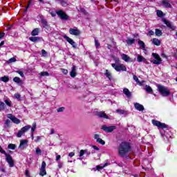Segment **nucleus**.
<instances>
[{
    "instance_id": "nucleus-1",
    "label": "nucleus",
    "mask_w": 177,
    "mask_h": 177,
    "mask_svg": "<svg viewBox=\"0 0 177 177\" xmlns=\"http://www.w3.org/2000/svg\"><path fill=\"white\" fill-rule=\"evenodd\" d=\"M131 151V145L129 142H122L118 147V153L120 157H125Z\"/></svg>"
},
{
    "instance_id": "nucleus-2",
    "label": "nucleus",
    "mask_w": 177,
    "mask_h": 177,
    "mask_svg": "<svg viewBox=\"0 0 177 177\" xmlns=\"http://www.w3.org/2000/svg\"><path fill=\"white\" fill-rule=\"evenodd\" d=\"M158 91L160 92V95L162 96H169L170 92L169 90H168V88L161 85L158 84Z\"/></svg>"
},
{
    "instance_id": "nucleus-3",
    "label": "nucleus",
    "mask_w": 177,
    "mask_h": 177,
    "mask_svg": "<svg viewBox=\"0 0 177 177\" xmlns=\"http://www.w3.org/2000/svg\"><path fill=\"white\" fill-rule=\"evenodd\" d=\"M111 66L115 71H127V66L123 64H112Z\"/></svg>"
},
{
    "instance_id": "nucleus-4",
    "label": "nucleus",
    "mask_w": 177,
    "mask_h": 177,
    "mask_svg": "<svg viewBox=\"0 0 177 177\" xmlns=\"http://www.w3.org/2000/svg\"><path fill=\"white\" fill-rule=\"evenodd\" d=\"M31 129V125L28 124L22 127L17 133V138H21L22 135H24L26 132H28Z\"/></svg>"
},
{
    "instance_id": "nucleus-5",
    "label": "nucleus",
    "mask_w": 177,
    "mask_h": 177,
    "mask_svg": "<svg viewBox=\"0 0 177 177\" xmlns=\"http://www.w3.org/2000/svg\"><path fill=\"white\" fill-rule=\"evenodd\" d=\"M151 122L153 125L157 127L158 129H165V128H168V126L165 124V123H162L161 122L156 120H152Z\"/></svg>"
},
{
    "instance_id": "nucleus-6",
    "label": "nucleus",
    "mask_w": 177,
    "mask_h": 177,
    "mask_svg": "<svg viewBox=\"0 0 177 177\" xmlns=\"http://www.w3.org/2000/svg\"><path fill=\"white\" fill-rule=\"evenodd\" d=\"M39 175L40 176H45V175H46V162H45V161L41 162Z\"/></svg>"
},
{
    "instance_id": "nucleus-7",
    "label": "nucleus",
    "mask_w": 177,
    "mask_h": 177,
    "mask_svg": "<svg viewBox=\"0 0 177 177\" xmlns=\"http://www.w3.org/2000/svg\"><path fill=\"white\" fill-rule=\"evenodd\" d=\"M153 57H154L155 59H153L152 63L153 64H161V57H160V55H158L157 53H152Z\"/></svg>"
},
{
    "instance_id": "nucleus-8",
    "label": "nucleus",
    "mask_w": 177,
    "mask_h": 177,
    "mask_svg": "<svg viewBox=\"0 0 177 177\" xmlns=\"http://www.w3.org/2000/svg\"><path fill=\"white\" fill-rule=\"evenodd\" d=\"M64 39H66V41H67V42H68V44H70V45L73 46V48H74L75 49V48H77V44H75V41L73 40V39L68 37V36L67 35H64Z\"/></svg>"
},
{
    "instance_id": "nucleus-9",
    "label": "nucleus",
    "mask_w": 177,
    "mask_h": 177,
    "mask_svg": "<svg viewBox=\"0 0 177 177\" xmlns=\"http://www.w3.org/2000/svg\"><path fill=\"white\" fill-rule=\"evenodd\" d=\"M6 161L8 163V165L10 168H12V167H15V160H13V158L10 155H6Z\"/></svg>"
},
{
    "instance_id": "nucleus-10",
    "label": "nucleus",
    "mask_w": 177,
    "mask_h": 177,
    "mask_svg": "<svg viewBox=\"0 0 177 177\" xmlns=\"http://www.w3.org/2000/svg\"><path fill=\"white\" fill-rule=\"evenodd\" d=\"M8 118L11 120L14 124H20L21 121L17 118H15V115L9 113L7 115Z\"/></svg>"
},
{
    "instance_id": "nucleus-11",
    "label": "nucleus",
    "mask_w": 177,
    "mask_h": 177,
    "mask_svg": "<svg viewBox=\"0 0 177 177\" xmlns=\"http://www.w3.org/2000/svg\"><path fill=\"white\" fill-rule=\"evenodd\" d=\"M69 33L71 35H75V36H78L81 34V31L80 30H78V28H70L69 29Z\"/></svg>"
},
{
    "instance_id": "nucleus-12",
    "label": "nucleus",
    "mask_w": 177,
    "mask_h": 177,
    "mask_svg": "<svg viewBox=\"0 0 177 177\" xmlns=\"http://www.w3.org/2000/svg\"><path fill=\"white\" fill-rule=\"evenodd\" d=\"M102 129H103V131H105V132H113V131L115 129V126L107 127L106 125H104L102 127Z\"/></svg>"
},
{
    "instance_id": "nucleus-13",
    "label": "nucleus",
    "mask_w": 177,
    "mask_h": 177,
    "mask_svg": "<svg viewBox=\"0 0 177 177\" xmlns=\"http://www.w3.org/2000/svg\"><path fill=\"white\" fill-rule=\"evenodd\" d=\"M27 145H28V140H21L19 149H21L22 150H24V149H26V147L27 146Z\"/></svg>"
},
{
    "instance_id": "nucleus-14",
    "label": "nucleus",
    "mask_w": 177,
    "mask_h": 177,
    "mask_svg": "<svg viewBox=\"0 0 177 177\" xmlns=\"http://www.w3.org/2000/svg\"><path fill=\"white\" fill-rule=\"evenodd\" d=\"M57 15L59 16L60 19H62V20H68V17L66 15L64 12L59 10L57 12Z\"/></svg>"
},
{
    "instance_id": "nucleus-15",
    "label": "nucleus",
    "mask_w": 177,
    "mask_h": 177,
    "mask_svg": "<svg viewBox=\"0 0 177 177\" xmlns=\"http://www.w3.org/2000/svg\"><path fill=\"white\" fill-rule=\"evenodd\" d=\"M163 23H165V24H166V26H167L169 28H171V30H175L176 28V27L174 26L172 23L165 19H163Z\"/></svg>"
},
{
    "instance_id": "nucleus-16",
    "label": "nucleus",
    "mask_w": 177,
    "mask_h": 177,
    "mask_svg": "<svg viewBox=\"0 0 177 177\" xmlns=\"http://www.w3.org/2000/svg\"><path fill=\"white\" fill-rule=\"evenodd\" d=\"M121 58L122 60H124L126 62H132L133 60H132L129 56L127 55L126 54H121Z\"/></svg>"
},
{
    "instance_id": "nucleus-17",
    "label": "nucleus",
    "mask_w": 177,
    "mask_h": 177,
    "mask_svg": "<svg viewBox=\"0 0 177 177\" xmlns=\"http://www.w3.org/2000/svg\"><path fill=\"white\" fill-rule=\"evenodd\" d=\"M134 107L136 110H138V111H143L145 110V107L143 105L136 102L134 104Z\"/></svg>"
},
{
    "instance_id": "nucleus-18",
    "label": "nucleus",
    "mask_w": 177,
    "mask_h": 177,
    "mask_svg": "<svg viewBox=\"0 0 177 177\" xmlns=\"http://www.w3.org/2000/svg\"><path fill=\"white\" fill-rule=\"evenodd\" d=\"M137 62H138V63H142V62L143 63H146V58L143 57V56H142L140 55H137Z\"/></svg>"
},
{
    "instance_id": "nucleus-19",
    "label": "nucleus",
    "mask_w": 177,
    "mask_h": 177,
    "mask_svg": "<svg viewBox=\"0 0 177 177\" xmlns=\"http://www.w3.org/2000/svg\"><path fill=\"white\" fill-rule=\"evenodd\" d=\"M97 115V117H100V118H106V120L109 118V116H107V115H106V113H104L103 111L98 112Z\"/></svg>"
},
{
    "instance_id": "nucleus-20",
    "label": "nucleus",
    "mask_w": 177,
    "mask_h": 177,
    "mask_svg": "<svg viewBox=\"0 0 177 177\" xmlns=\"http://www.w3.org/2000/svg\"><path fill=\"white\" fill-rule=\"evenodd\" d=\"M162 5H163L165 8H172V6H171L168 0H162Z\"/></svg>"
},
{
    "instance_id": "nucleus-21",
    "label": "nucleus",
    "mask_w": 177,
    "mask_h": 177,
    "mask_svg": "<svg viewBox=\"0 0 177 177\" xmlns=\"http://www.w3.org/2000/svg\"><path fill=\"white\" fill-rule=\"evenodd\" d=\"M70 75L73 78H74V77H75V75H77V70L75 69V66H74V65L72 67V71H71Z\"/></svg>"
},
{
    "instance_id": "nucleus-22",
    "label": "nucleus",
    "mask_w": 177,
    "mask_h": 177,
    "mask_svg": "<svg viewBox=\"0 0 177 177\" xmlns=\"http://www.w3.org/2000/svg\"><path fill=\"white\" fill-rule=\"evenodd\" d=\"M152 43L153 44V45H156V46H160V45H161V41H160V39L157 38H153L152 39Z\"/></svg>"
},
{
    "instance_id": "nucleus-23",
    "label": "nucleus",
    "mask_w": 177,
    "mask_h": 177,
    "mask_svg": "<svg viewBox=\"0 0 177 177\" xmlns=\"http://www.w3.org/2000/svg\"><path fill=\"white\" fill-rule=\"evenodd\" d=\"M123 93L127 96V97H130L131 96V91L128 88L123 89Z\"/></svg>"
},
{
    "instance_id": "nucleus-24",
    "label": "nucleus",
    "mask_w": 177,
    "mask_h": 177,
    "mask_svg": "<svg viewBox=\"0 0 177 177\" xmlns=\"http://www.w3.org/2000/svg\"><path fill=\"white\" fill-rule=\"evenodd\" d=\"M38 34H39V29H38V28H35L31 32V35H32V37H35V35H38Z\"/></svg>"
},
{
    "instance_id": "nucleus-25",
    "label": "nucleus",
    "mask_w": 177,
    "mask_h": 177,
    "mask_svg": "<svg viewBox=\"0 0 177 177\" xmlns=\"http://www.w3.org/2000/svg\"><path fill=\"white\" fill-rule=\"evenodd\" d=\"M138 45H139L140 48L141 49H142V50H145V42H143V41L139 40V41H138Z\"/></svg>"
},
{
    "instance_id": "nucleus-26",
    "label": "nucleus",
    "mask_w": 177,
    "mask_h": 177,
    "mask_svg": "<svg viewBox=\"0 0 177 177\" xmlns=\"http://www.w3.org/2000/svg\"><path fill=\"white\" fill-rule=\"evenodd\" d=\"M14 82H16V84H21L22 81L21 79L19 77H15L13 78Z\"/></svg>"
},
{
    "instance_id": "nucleus-27",
    "label": "nucleus",
    "mask_w": 177,
    "mask_h": 177,
    "mask_svg": "<svg viewBox=\"0 0 177 177\" xmlns=\"http://www.w3.org/2000/svg\"><path fill=\"white\" fill-rule=\"evenodd\" d=\"M0 81H2L3 82H8L9 77H8V76L1 77H0Z\"/></svg>"
},
{
    "instance_id": "nucleus-28",
    "label": "nucleus",
    "mask_w": 177,
    "mask_h": 177,
    "mask_svg": "<svg viewBox=\"0 0 177 177\" xmlns=\"http://www.w3.org/2000/svg\"><path fill=\"white\" fill-rule=\"evenodd\" d=\"M29 39L32 42H37V41H39V37H29Z\"/></svg>"
},
{
    "instance_id": "nucleus-29",
    "label": "nucleus",
    "mask_w": 177,
    "mask_h": 177,
    "mask_svg": "<svg viewBox=\"0 0 177 177\" xmlns=\"http://www.w3.org/2000/svg\"><path fill=\"white\" fill-rule=\"evenodd\" d=\"M155 34L157 37H161V35H162V32L160 29H156Z\"/></svg>"
},
{
    "instance_id": "nucleus-30",
    "label": "nucleus",
    "mask_w": 177,
    "mask_h": 177,
    "mask_svg": "<svg viewBox=\"0 0 177 177\" xmlns=\"http://www.w3.org/2000/svg\"><path fill=\"white\" fill-rule=\"evenodd\" d=\"M145 91H146V92H148V93H151V92H153V88H151V87H150V86L146 85Z\"/></svg>"
},
{
    "instance_id": "nucleus-31",
    "label": "nucleus",
    "mask_w": 177,
    "mask_h": 177,
    "mask_svg": "<svg viewBox=\"0 0 177 177\" xmlns=\"http://www.w3.org/2000/svg\"><path fill=\"white\" fill-rule=\"evenodd\" d=\"M127 45H132V44H135V39H127V41H126Z\"/></svg>"
},
{
    "instance_id": "nucleus-32",
    "label": "nucleus",
    "mask_w": 177,
    "mask_h": 177,
    "mask_svg": "<svg viewBox=\"0 0 177 177\" xmlns=\"http://www.w3.org/2000/svg\"><path fill=\"white\" fill-rule=\"evenodd\" d=\"M35 129H37V123L33 122L31 127V133H33L35 131Z\"/></svg>"
},
{
    "instance_id": "nucleus-33",
    "label": "nucleus",
    "mask_w": 177,
    "mask_h": 177,
    "mask_svg": "<svg viewBox=\"0 0 177 177\" xmlns=\"http://www.w3.org/2000/svg\"><path fill=\"white\" fill-rule=\"evenodd\" d=\"M4 103H6V104L8 106V107H12V101H10V100H5Z\"/></svg>"
},
{
    "instance_id": "nucleus-34",
    "label": "nucleus",
    "mask_w": 177,
    "mask_h": 177,
    "mask_svg": "<svg viewBox=\"0 0 177 177\" xmlns=\"http://www.w3.org/2000/svg\"><path fill=\"white\" fill-rule=\"evenodd\" d=\"M107 165L108 164L105 163L103 166H100V165L96 166L97 171H100V169H103V168H104V167H107Z\"/></svg>"
},
{
    "instance_id": "nucleus-35",
    "label": "nucleus",
    "mask_w": 177,
    "mask_h": 177,
    "mask_svg": "<svg viewBox=\"0 0 177 177\" xmlns=\"http://www.w3.org/2000/svg\"><path fill=\"white\" fill-rule=\"evenodd\" d=\"M156 15L158 17H162V16H164V13L161 10H157Z\"/></svg>"
},
{
    "instance_id": "nucleus-36",
    "label": "nucleus",
    "mask_w": 177,
    "mask_h": 177,
    "mask_svg": "<svg viewBox=\"0 0 177 177\" xmlns=\"http://www.w3.org/2000/svg\"><path fill=\"white\" fill-rule=\"evenodd\" d=\"M96 142L97 143H100V145H102V146H104V145H106V142H104V140H103L102 138H99L97 140H96Z\"/></svg>"
},
{
    "instance_id": "nucleus-37",
    "label": "nucleus",
    "mask_w": 177,
    "mask_h": 177,
    "mask_svg": "<svg viewBox=\"0 0 177 177\" xmlns=\"http://www.w3.org/2000/svg\"><path fill=\"white\" fill-rule=\"evenodd\" d=\"M36 154L37 156H41L42 154V150H41V149L39 148H36Z\"/></svg>"
},
{
    "instance_id": "nucleus-38",
    "label": "nucleus",
    "mask_w": 177,
    "mask_h": 177,
    "mask_svg": "<svg viewBox=\"0 0 177 177\" xmlns=\"http://www.w3.org/2000/svg\"><path fill=\"white\" fill-rule=\"evenodd\" d=\"M8 149H10V150H15V149H16V145H14V144L8 145Z\"/></svg>"
},
{
    "instance_id": "nucleus-39",
    "label": "nucleus",
    "mask_w": 177,
    "mask_h": 177,
    "mask_svg": "<svg viewBox=\"0 0 177 177\" xmlns=\"http://www.w3.org/2000/svg\"><path fill=\"white\" fill-rule=\"evenodd\" d=\"M105 75H106L107 78H109V80H111V73L109 71H106V73Z\"/></svg>"
},
{
    "instance_id": "nucleus-40",
    "label": "nucleus",
    "mask_w": 177,
    "mask_h": 177,
    "mask_svg": "<svg viewBox=\"0 0 177 177\" xmlns=\"http://www.w3.org/2000/svg\"><path fill=\"white\" fill-rule=\"evenodd\" d=\"M41 77H49V73L48 72H41L40 73Z\"/></svg>"
},
{
    "instance_id": "nucleus-41",
    "label": "nucleus",
    "mask_w": 177,
    "mask_h": 177,
    "mask_svg": "<svg viewBox=\"0 0 177 177\" xmlns=\"http://www.w3.org/2000/svg\"><path fill=\"white\" fill-rule=\"evenodd\" d=\"M133 80H134V81H136V82H137V84H139V85H142V82H140V81H139V78H138V77L137 76H133Z\"/></svg>"
},
{
    "instance_id": "nucleus-42",
    "label": "nucleus",
    "mask_w": 177,
    "mask_h": 177,
    "mask_svg": "<svg viewBox=\"0 0 177 177\" xmlns=\"http://www.w3.org/2000/svg\"><path fill=\"white\" fill-rule=\"evenodd\" d=\"M58 1L62 6H67V3L66 1L63 0H58Z\"/></svg>"
},
{
    "instance_id": "nucleus-43",
    "label": "nucleus",
    "mask_w": 177,
    "mask_h": 177,
    "mask_svg": "<svg viewBox=\"0 0 177 177\" xmlns=\"http://www.w3.org/2000/svg\"><path fill=\"white\" fill-rule=\"evenodd\" d=\"M17 61L16 58L12 57L8 61V63H15Z\"/></svg>"
},
{
    "instance_id": "nucleus-44",
    "label": "nucleus",
    "mask_w": 177,
    "mask_h": 177,
    "mask_svg": "<svg viewBox=\"0 0 177 177\" xmlns=\"http://www.w3.org/2000/svg\"><path fill=\"white\" fill-rule=\"evenodd\" d=\"M116 113H118L119 114H125V111L122 109H117Z\"/></svg>"
},
{
    "instance_id": "nucleus-45",
    "label": "nucleus",
    "mask_w": 177,
    "mask_h": 177,
    "mask_svg": "<svg viewBox=\"0 0 177 177\" xmlns=\"http://www.w3.org/2000/svg\"><path fill=\"white\" fill-rule=\"evenodd\" d=\"M5 109V103L3 102H0V110H3Z\"/></svg>"
},
{
    "instance_id": "nucleus-46",
    "label": "nucleus",
    "mask_w": 177,
    "mask_h": 177,
    "mask_svg": "<svg viewBox=\"0 0 177 177\" xmlns=\"http://www.w3.org/2000/svg\"><path fill=\"white\" fill-rule=\"evenodd\" d=\"M64 107H60L57 109V113H63L64 111Z\"/></svg>"
},
{
    "instance_id": "nucleus-47",
    "label": "nucleus",
    "mask_w": 177,
    "mask_h": 177,
    "mask_svg": "<svg viewBox=\"0 0 177 177\" xmlns=\"http://www.w3.org/2000/svg\"><path fill=\"white\" fill-rule=\"evenodd\" d=\"M16 73H17V74H19L20 77H24V73L21 71H17Z\"/></svg>"
},
{
    "instance_id": "nucleus-48",
    "label": "nucleus",
    "mask_w": 177,
    "mask_h": 177,
    "mask_svg": "<svg viewBox=\"0 0 177 177\" xmlns=\"http://www.w3.org/2000/svg\"><path fill=\"white\" fill-rule=\"evenodd\" d=\"M95 45L96 48H99L100 46V44L99 43V41L97 39H95Z\"/></svg>"
},
{
    "instance_id": "nucleus-49",
    "label": "nucleus",
    "mask_w": 177,
    "mask_h": 177,
    "mask_svg": "<svg viewBox=\"0 0 177 177\" xmlns=\"http://www.w3.org/2000/svg\"><path fill=\"white\" fill-rule=\"evenodd\" d=\"M84 154H85V151L84 149H82L80 151L79 156H80V157H82L84 156Z\"/></svg>"
},
{
    "instance_id": "nucleus-50",
    "label": "nucleus",
    "mask_w": 177,
    "mask_h": 177,
    "mask_svg": "<svg viewBox=\"0 0 177 177\" xmlns=\"http://www.w3.org/2000/svg\"><path fill=\"white\" fill-rule=\"evenodd\" d=\"M61 71L63 73V74H65V75L66 74H68V71H67V69H64V68H61Z\"/></svg>"
},
{
    "instance_id": "nucleus-51",
    "label": "nucleus",
    "mask_w": 177,
    "mask_h": 177,
    "mask_svg": "<svg viewBox=\"0 0 177 177\" xmlns=\"http://www.w3.org/2000/svg\"><path fill=\"white\" fill-rule=\"evenodd\" d=\"M41 139V136H37L36 138L35 139V142H36V143H38V142H39Z\"/></svg>"
},
{
    "instance_id": "nucleus-52",
    "label": "nucleus",
    "mask_w": 177,
    "mask_h": 177,
    "mask_svg": "<svg viewBox=\"0 0 177 177\" xmlns=\"http://www.w3.org/2000/svg\"><path fill=\"white\" fill-rule=\"evenodd\" d=\"M100 136L99 134H95L94 135V139H95L96 140L100 139Z\"/></svg>"
},
{
    "instance_id": "nucleus-53",
    "label": "nucleus",
    "mask_w": 177,
    "mask_h": 177,
    "mask_svg": "<svg viewBox=\"0 0 177 177\" xmlns=\"http://www.w3.org/2000/svg\"><path fill=\"white\" fill-rule=\"evenodd\" d=\"M58 168L61 169V168H63V163L59 162H58Z\"/></svg>"
},
{
    "instance_id": "nucleus-54",
    "label": "nucleus",
    "mask_w": 177,
    "mask_h": 177,
    "mask_svg": "<svg viewBox=\"0 0 177 177\" xmlns=\"http://www.w3.org/2000/svg\"><path fill=\"white\" fill-rule=\"evenodd\" d=\"M84 154H86L87 156L91 155V152L88 151V149H84Z\"/></svg>"
},
{
    "instance_id": "nucleus-55",
    "label": "nucleus",
    "mask_w": 177,
    "mask_h": 177,
    "mask_svg": "<svg viewBox=\"0 0 177 177\" xmlns=\"http://www.w3.org/2000/svg\"><path fill=\"white\" fill-rule=\"evenodd\" d=\"M84 154H86L87 156L91 155V152L88 151V149H84Z\"/></svg>"
},
{
    "instance_id": "nucleus-56",
    "label": "nucleus",
    "mask_w": 177,
    "mask_h": 177,
    "mask_svg": "<svg viewBox=\"0 0 177 177\" xmlns=\"http://www.w3.org/2000/svg\"><path fill=\"white\" fill-rule=\"evenodd\" d=\"M15 97L16 99H20L21 95H20L19 93H15Z\"/></svg>"
},
{
    "instance_id": "nucleus-57",
    "label": "nucleus",
    "mask_w": 177,
    "mask_h": 177,
    "mask_svg": "<svg viewBox=\"0 0 177 177\" xmlns=\"http://www.w3.org/2000/svg\"><path fill=\"white\" fill-rule=\"evenodd\" d=\"M69 157H74L75 156V153L70 152L68 154Z\"/></svg>"
},
{
    "instance_id": "nucleus-58",
    "label": "nucleus",
    "mask_w": 177,
    "mask_h": 177,
    "mask_svg": "<svg viewBox=\"0 0 177 177\" xmlns=\"http://www.w3.org/2000/svg\"><path fill=\"white\" fill-rule=\"evenodd\" d=\"M0 153L2 154H5L6 152L2 149V147L0 146Z\"/></svg>"
},
{
    "instance_id": "nucleus-59",
    "label": "nucleus",
    "mask_w": 177,
    "mask_h": 177,
    "mask_svg": "<svg viewBox=\"0 0 177 177\" xmlns=\"http://www.w3.org/2000/svg\"><path fill=\"white\" fill-rule=\"evenodd\" d=\"M148 35H154V31L149 30V32H148Z\"/></svg>"
},
{
    "instance_id": "nucleus-60",
    "label": "nucleus",
    "mask_w": 177,
    "mask_h": 177,
    "mask_svg": "<svg viewBox=\"0 0 177 177\" xmlns=\"http://www.w3.org/2000/svg\"><path fill=\"white\" fill-rule=\"evenodd\" d=\"M60 158H62V156H60V155H57L56 156V161H59V160H60Z\"/></svg>"
},
{
    "instance_id": "nucleus-61",
    "label": "nucleus",
    "mask_w": 177,
    "mask_h": 177,
    "mask_svg": "<svg viewBox=\"0 0 177 177\" xmlns=\"http://www.w3.org/2000/svg\"><path fill=\"white\" fill-rule=\"evenodd\" d=\"M5 37V33L4 32H1L0 34V39H2V38H3Z\"/></svg>"
},
{
    "instance_id": "nucleus-62",
    "label": "nucleus",
    "mask_w": 177,
    "mask_h": 177,
    "mask_svg": "<svg viewBox=\"0 0 177 177\" xmlns=\"http://www.w3.org/2000/svg\"><path fill=\"white\" fill-rule=\"evenodd\" d=\"M93 149H94V150H97V151H99V147L95 146V145H93Z\"/></svg>"
},
{
    "instance_id": "nucleus-63",
    "label": "nucleus",
    "mask_w": 177,
    "mask_h": 177,
    "mask_svg": "<svg viewBox=\"0 0 177 177\" xmlns=\"http://www.w3.org/2000/svg\"><path fill=\"white\" fill-rule=\"evenodd\" d=\"M41 53L43 55H46V51L45 50H41Z\"/></svg>"
},
{
    "instance_id": "nucleus-64",
    "label": "nucleus",
    "mask_w": 177,
    "mask_h": 177,
    "mask_svg": "<svg viewBox=\"0 0 177 177\" xmlns=\"http://www.w3.org/2000/svg\"><path fill=\"white\" fill-rule=\"evenodd\" d=\"M9 124H10V120H6V124L9 125Z\"/></svg>"
}]
</instances>
